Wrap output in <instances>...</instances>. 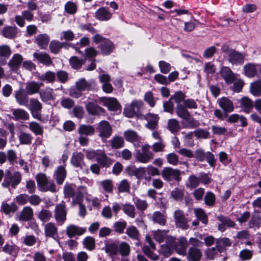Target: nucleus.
I'll return each mask as SVG.
<instances>
[{
	"mask_svg": "<svg viewBox=\"0 0 261 261\" xmlns=\"http://www.w3.org/2000/svg\"><path fill=\"white\" fill-rule=\"evenodd\" d=\"M135 204L137 208L139 211L142 212L145 211L148 206L147 201L140 198H137L135 201Z\"/></svg>",
	"mask_w": 261,
	"mask_h": 261,
	"instance_id": "nucleus-64",
	"label": "nucleus"
},
{
	"mask_svg": "<svg viewBox=\"0 0 261 261\" xmlns=\"http://www.w3.org/2000/svg\"><path fill=\"white\" fill-rule=\"evenodd\" d=\"M18 138L21 145H31L33 140V137L31 134L23 131L19 133Z\"/></svg>",
	"mask_w": 261,
	"mask_h": 261,
	"instance_id": "nucleus-29",
	"label": "nucleus"
},
{
	"mask_svg": "<svg viewBox=\"0 0 261 261\" xmlns=\"http://www.w3.org/2000/svg\"><path fill=\"white\" fill-rule=\"evenodd\" d=\"M202 256L201 250L196 247H190L188 252L189 261H199Z\"/></svg>",
	"mask_w": 261,
	"mask_h": 261,
	"instance_id": "nucleus-27",
	"label": "nucleus"
},
{
	"mask_svg": "<svg viewBox=\"0 0 261 261\" xmlns=\"http://www.w3.org/2000/svg\"><path fill=\"white\" fill-rule=\"evenodd\" d=\"M161 174L163 178L167 181H171L173 179L177 181L181 180L180 171L178 169L166 167L163 170Z\"/></svg>",
	"mask_w": 261,
	"mask_h": 261,
	"instance_id": "nucleus-7",
	"label": "nucleus"
},
{
	"mask_svg": "<svg viewBox=\"0 0 261 261\" xmlns=\"http://www.w3.org/2000/svg\"><path fill=\"white\" fill-rule=\"evenodd\" d=\"M66 176L65 168L63 166H59L55 171L54 178L58 185H62Z\"/></svg>",
	"mask_w": 261,
	"mask_h": 261,
	"instance_id": "nucleus-24",
	"label": "nucleus"
},
{
	"mask_svg": "<svg viewBox=\"0 0 261 261\" xmlns=\"http://www.w3.org/2000/svg\"><path fill=\"white\" fill-rule=\"evenodd\" d=\"M231 245V242L227 238H221L216 241V247L220 252H223L225 248L229 247Z\"/></svg>",
	"mask_w": 261,
	"mask_h": 261,
	"instance_id": "nucleus-38",
	"label": "nucleus"
},
{
	"mask_svg": "<svg viewBox=\"0 0 261 261\" xmlns=\"http://www.w3.org/2000/svg\"><path fill=\"white\" fill-rule=\"evenodd\" d=\"M28 94L22 89H20L15 92V98L16 102L20 106H27L29 102Z\"/></svg>",
	"mask_w": 261,
	"mask_h": 261,
	"instance_id": "nucleus-20",
	"label": "nucleus"
},
{
	"mask_svg": "<svg viewBox=\"0 0 261 261\" xmlns=\"http://www.w3.org/2000/svg\"><path fill=\"white\" fill-rule=\"evenodd\" d=\"M228 61L232 65L242 64L244 61V55L234 49H231L228 53Z\"/></svg>",
	"mask_w": 261,
	"mask_h": 261,
	"instance_id": "nucleus-12",
	"label": "nucleus"
},
{
	"mask_svg": "<svg viewBox=\"0 0 261 261\" xmlns=\"http://www.w3.org/2000/svg\"><path fill=\"white\" fill-rule=\"evenodd\" d=\"M168 232V230L158 229L152 231V234L153 239L159 243H161L164 242Z\"/></svg>",
	"mask_w": 261,
	"mask_h": 261,
	"instance_id": "nucleus-39",
	"label": "nucleus"
},
{
	"mask_svg": "<svg viewBox=\"0 0 261 261\" xmlns=\"http://www.w3.org/2000/svg\"><path fill=\"white\" fill-rule=\"evenodd\" d=\"M23 60L22 56L19 54H14L8 63V66L13 72H17Z\"/></svg>",
	"mask_w": 261,
	"mask_h": 261,
	"instance_id": "nucleus-17",
	"label": "nucleus"
},
{
	"mask_svg": "<svg viewBox=\"0 0 261 261\" xmlns=\"http://www.w3.org/2000/svg\"><path fill=\"white\" fill-rule=\"evenodd\" d=\"M18 208L17 205L14 202L10 204L3 202L1 205V211L6 215H9L11 213H15Z\"/></svg>",
	"mask_w": 261,
	"mask_h": 261,
	"instance_id": "nucleus-37",
	"label": "nucleus"
},
{
	"mask_svg": "<svg viewBox=\"0 0 261 261\" xmlns=\"http://www.w3.org/2000/svg\"><path fill=\"white\" fill-rule=\"evenodd\" d=\"M110 143L112 149H119L124 146V141L122 137L115 136L110 140Z\"/></svg>",
	"mask_w": 261,
	"mask_h": 261,
	"instance_id": "nucleus-44",
	"label": "nucleus"
},
{
	"mask_svg": "<svg viewBox=\"0 0 261 261\" xmlns=\"http://www.w3.org/2000/svg\"><path fill=\"white\" fill-rule=\"evenodd\" d=\"M33 216V209L30 206H25L19 216V220L22 221H28L31 220Z\"/></svg>",
	"mask_w": 261,
	"mask_h": 261,
	"instance_id": "nucleus-32",
	"label": "nucleus"
},
{
	"mask_svg": "<svg viewBox=\"0 0 261 261\" xmlns=\"http://www.w3.org/2000/svg\"><path fill=\"white\" fill-rule=\"evenodd\" d=\"M39 96L41 100L44 102L54 100L56 97L54 90L50 87H46L41 90L39 92Z\"/></svg>",
	"mask_w": 261,
	"mask_h": 261,
	"instance_id": "nucleus-15",
	"label": "nucleus"
},
{
	"mask_svg": "<svg viewBox=\"0 0 261 261\" xmlns=\"http://www.w3.org/2000/svg\"><path fill=\"white\" fill-rule=\"evenodd\" d=\"M35 41L41 48L45 49L49 41V37L45 34H40L37 36Z\"/></svg>",
	"mask_w": 261,
	"mask_h": 261,
	"instance_id": "nucleus-40",
	"label": "nucleus"
},
{
	"mask_svg": "<svg viewBox=\"0 0 261 261\" xmlns=\"http://www.w3.org/2000/svg\"><path fill=\"white\" fill-rule=\"evenodd\" d=\"M143 118L147 121L145 124L146 128L150 130H154L158 128L159 117L157 114L149 113L144 115Z\"/></svg>",
	"mask_w": 261,
	"mask_h": 261,
	"instance_id": "nucleus-11",
	"label": "nucleus"
},
{
	"mask_svg": "<svg viewBox=\"0 0 261 261\" xmlns=\"http://www.w3.org/2000/svg\"><path fill=\"white\" fill-rule=\"evenodd\" d=\"M196 217L203 224H206L208 222L207 216L204 211L201 208H196L194 210Z\"/></svg>",
	"mask_w": 261,
	"mask_h": 261,
	"instance_id": "nucleus-58",
	"label": "nucleus"
},
{
	"mask_svg": "<svg viewBox=\"0 0 261 261\" xmlns=\"http://www.w3.org/2000/svg\"><path fill=\"white\" fill-rule=\"evenodd\" d=\"M205 204L209 206H213L216 202L215 194L212 192H207L204 197Z\"/></svg>",
	"mask_w": 261,
	"mask_h": 261,
	"instance_id": "nucleus-54",
	"label": "nucleus"
},
{
	"mask_svg": "<svg viewBox=\"0 0 261 261\" xmlns=\"http://www.w3.org/2000/svg\"><path fill=\"white\" fill-rule=\"evenodd\" d=\"M152 220L153 223L161 226H165L167 222L166 216L160 211H155L153 213Z\"/></svg>",
	"mask_w": 261,
	"mask_h": 261,
	"instance_id": "nucleus-34",
	"label": "nucleus"
},
{
	"mask_svg": "<svg viewBox=\"0 0 261 261\" xmlns=\"http://www.w3.org/2000/svg\"><path fill=\"white\" fill-rule=\"evenodd\" d=\"M84 247L89 251H92L95 248V240L92 237H86L83 242Z\"/></svg>",
	"mask_w": 261,
	"mask_h": 261,
	"instance_id": "nucleus-52",
	"label": "nucleus"
},
{
	"mask_svg": "<svg viewBox=\"0 0 261 261\" xmlns=\"http://www.w3.org/2000/svg\"><path fill=\"white\" fill-rule=\"evenodd\" d=\"M78 133L81 136H92L95 133V128L90 125L82 124L79 127Z\"/></svg>",
	"mask_w": 261,
	"mask_h": 261,
	"instance_id": "nucleus-41",
	"label": "nucleus"
},
{
	"mask_svg": "<svg viewBox=\"0 0 261 261\" xmlns=\"http://www.w3.org/2000/svg\"><path fill=\"white\" fill-rule=\"evenodd\" d=\"M218 102L219 107L225 113H230L234 110L232 102L227 97H223L218 99Z\"/></svg>",
	"mask_w": 261,
	"mask_h": 261,
	"instance_id": "nucleus-18",
	"label": "nucleus"
},
{
	"mask_svg": "<svg viewBox=\"0 0 261 261\" xmlns=\"http://www.w3.org/2000/svg\"><path fill=\"white\" fill-rule=\"evenodd\" d=\"M14 119L16 120H27L29 118V114L24 110L21 109H14L12 111Z\"/></svg>",
	"mask_w": 261,
	"mask_h": 261,
	"instance_id": "nucleus-36",
	"label": "nucleus"
},
{
	"mask_svg": "<svg viewBox=\"0 0 261 261\" xmlns=\"http://www.w3.org/2000/svg\"><path fill=\"white\" fill-rule=\"evenodd\" d=\"M254 106V102L253 103L251 99L247 97H244L240 100V107L246 113H250L252 111Z\"/></svg>",
	"mask_w": 261,
	"mask_h": 261,
	"instance_id": "nucleus-25",
	"label": "nucleus"
},
{
	"mask_svg": "<svg viewBox=\"0 0 261 261\" xmlns=\"http://www.w3.org/2000/svg\"><path fill=\"white\" fill-rule=\"evenodd\" d=\"M21 180V174L18 172H15L12 173L10 170L5 171V178L2 184L4 188H9L11 186L15 189L16 186L19 184Z\"/></svg>",
	"mask_w": 261,
	"mask_h": 261,
	"instance_id": "nucleus-2",
	"label": "nucleus"
},
{
	"mask_svg": "<svg viewBox=\"0 0 261 261\" xmlns=\"http://www.w3.org/2000/svg\"><path fill=\"white\" fill-rule=\"evenodd\" d=\"M63 45V43H61L59 41H51L49 44V48L51 53L57 54L59 52L61 48Z\"/></svg>",
	"mask_w": 261,
	"mask_h": 261,
	"instance_id": "nucleus-59",
	"label": "nucleus"
},
{
	"mask_svg": "<svg viewBox=\"0 0 261 261\" xmlns=\"http://www.w3.org/2000/svg\"><path fill=\"white\" fill-rule=\"evenodd\" d=\"M118 250L122 256H127L130 254V246L128 243L123 242L119 245Z\"/></svg>",
	"mask_w": 261,
	"mask_h": 261,
	"instance_id": "nucleus-56",
	"label": "nucleus"
},
{
	"mask_svg": "<svg viewBox=\"0 0 261 261\" xmlns=\"http://www.w3.org/2000/svg\"><path fill=\"white\" fill-rule=\"evenodd\" d=\"M75 87L79 91H83L88 90L90 84L85 79H81L76 82Z\"/></svg>",
	"mask_w": 261,
	"mask_h": 261,
	"instance_id": "nucleus-55",
	"label": "nucleus"
},
{
	"mask_svg": "<svg viewBox=\"0 0 261 261\" xmlns=\"http://www.w3.org/2000/svg\"><path fill=\"white\" fill-rule=\"evenodd\" d=\"M173 217L176 227L182 230L188 229L190 227L189 220L185 217L184 212L180 210H176L174 212Z\"/></svg>",
	"mask_w": 261,
	"mask_h": 261,
	"instance_id": "nucleus-4",
	"label": "nucleus"
},
{
	"mask_svg": "<svg viewBox=\"0 0 261 261\" xmlns=\"http://www.w3.org/2000/svg\"><path fill=\"white\" fill-rule=\"evenodd\" d=\"M122 210L129 217L131 218L135 217V208L133 205L128 203L123 204L122 205Z\"/></svg>",
	"mask_w": 261,
	"mask_h": 261,
	"instance_id": "nucleus-53",
	"label": "nucleus"
},
{
	"mask_svg": "<svg viewBox=\"0 0 261 261\" xmlns=\"http://www.w3.org/2000/svg\"><path fill=\"white\" fill-rule=\"evenodd\" d=\"M86 228L85 227L70 224L66 227V234L69 238H72L75 236H81L84 234L86 232Z\"/></svg>",
	"mask_w": 261,
	"mask_h": 261,
	"instance_id": "nucleus-10",
	"label": "nucleus"
},
{
	"mask_svg": "<svg viewBox=\"0 0 261 261\" xmlns=\"http://www.w3.org/2000/svg\"><path fill=\"white\" fill-rule=\"evenodd\" d=\"M200 184V179L194 175H190L188 179V181L185 184L187 188L193 189L196 188Z\"/></svg>",
	"mask_w": 261,
	"mask_h": 261,
	"instance_id": "nucleus-47",
	"label": "nucleus"
},
{
	"mask_svg": "<svg viewBox=\"0 0 261 261\" xmlns=\"http://www.w3.org/2000/svg\"><path fill=\"white\" fill-rule=\"evenodd\" d=\"M86 108L88 113L92 115H99L104 113V109L102 108L92 102H88Z\"/></svg>",
	"mask_w": 261,
	"mask_h": 261,
	"instance_id": "nucleus-30",
	"label": "nucleus"
},
{
	"mask_svg": "<svg viewBox=\"0 0 261 261\" xmlns=\"http://www.w3.org/2000/svg\"><path fill=\"white\" fill-rule=\"evenodd\" d=\"M96 129L99 133L98 136L101 138L103 142L110 138L112 134V127L107 121H101L97 126Z\"/></svg>",
	"mask_w": 261,
	"mask_h": 261,
	"instance_id": "nucleus-5",
	"label": "nucleus"
},
{
	"mask_svg": "<svg viewBox=\"0 0 261 261\" xmlns=\"http://www.w3.org/2000/svg\"><path fill=\"white\" fill-rule=\"evenodd\" d=\"M29 128L36 135H42L43 133V127L36 122H30Z\"/></svg>",
	"mask_w": 261,
	"mask_h": 261,
	"instance_id": "nucleus-50",
	"label": "nucleus"
},
{
	"mask_svg": "<svg viewBox=\"0 0 261 261\" xmlns=\"http://www.w3.org/2000/svg\"><path fill=\"white\" fill-rule=\"evenodd\" d=\"M259 65L252 63H248L244 65V70L245 74L248 77L255 76L257 73Z\"/></svg>",
	"mask_w": 261,
	"mask_h": 261,
	"instance_id": "nucleus-26",
	"label": "nucleus"
},
{
	"mask_svg": "<svg viewBox=\"0 0 261 261\" xmlns=\"http://www.w3.org/2000/svg\"><path fill=\"white\" fill-rule=\"evenodd\" d=\"M19 33V29L15 26H7L2 30V34L5 38L13 39L16 38Z\"/></svg>",
	"mask_w": 261,
	"mask_h": 261,
	"instance_id": "nucleus-19",
	"label": "nucleus"
},
{
	"mask_svg": "<svg viewBox=\"0 0 261 261\" xmlns=\"http://www.w3.org/2000/svg\"><path fill=\"white\" fill-rule=\"evenodd\" d=\"M85 62V59H80L76 56L71 57L69 59L70 65L74 69H80Z\"/></svg>",
	"mask_w": 261,
	"mask_h": 261,
	"instance_id": "nucleus-45",
	"label": "nucleus"
},
{
	"mask_svg": "<svg viewBox=\"0 0 261 261\" xmlns=\"http://www.w3.org/2000/svg\"><path fill=\"white\" fill-rule=\"evenodd\" d=\"M33 56L39 62L43 64L49 65L52 63L50 56L47 54L36 52L34 53Z\"/></svg>",
	"mask_w": 261,
	"mask_h": 261,
	"instance_id": "nucleus-33",
	"label": "nucleus"
},
{
	"mask_svg": "<svg viewBox=\"0 0 261 261\" xmlns=\"http://www.w3.org/2000/svg\"><path fill=\"white\" fill-rule=\"evenodd\" d=\"M64 9L66 13L74 14L77 11V6L74 3L69 1L65 5Z\"/></svg>",
	"mask_w": 261,
	"mask_h": 261,
	"instance_id": "nucleus-62",
	"label": "nucleus"
},
{
	"mask_svg": "<svg viewBox=\"0 0 261 261\" xmlns=\"http://www.w3.org/2000/svg\"><path fill=\"white\" fill-rule=\"evenodd\" d=\"M217 219L221 222L218 224V230L221 232L225 230L226 227H233L235 226L236 223L228 217L223 215L219 216L217 217Z\"/></svg>",
	"mask_w": 261,
	"mask_h": 261,
	"instance_id": "nucleus-16",
	"label": "nucleus"
},
{
	"mask_svg": "<svg viewBox=\"0 0 261 261\" xmlns=\"http://www.w3.org/2000/svg\"><path fill=\"white\" fill-rule=\"evenodd\" d=\"M220 76L227 84H231L234 82L236 76L231 69L227 66H222L219 71Z\"/></svg>",
	"mask_w": 261,
	"mask_h": 261,
	"instance_id": "nucleus-8",
	"label": "nucleus"
},
{
	"mask_svg": "<svg viewBox=\"0 0 261 261\" xmlns=\"http://www.w3.org/2000/svg\"><path fill=\"white\" fill-rule=\"evenodd\" d=\"M167 128L172 134H175L179 131L180 125L176 119H170L168 121Z\"/></svg>",
	"mask_w": 261,
	"mask_h": 261,
	"instance_id": "nucleus-46",
	"label": "nucleus"
},
{
	"mask_svg": "<svg viewBox=\"0 0 261 261\" xmlns=\"http://www.w3.org/2000/svg\"><path fill=\"white\" fill-rule=\"evenodd\" d=\"M127 223L124 220L116 221L113 225L114 230L119 233H123L124 229L126 228Z\"/></svg>",
	"mask_w": 261,
	"mask_h": 261,
	"instance_id": "nucleus-51",
	"label": "nucleus"
},
{
	"mask_svg": "<svg viewBox=\"0 0 261 261\" xmlns=\"http://www.w3.org/2000/svg\"><path fill=\"white\" fill-rule=\"evenodd\" d=\"M125 233L133 240L139 241L140 233L138 228L134 226L130 225L126 228Z\"/></svg>",
	"mask_w": 261,
	"mask_h": 261,
	"instance_id": "nucleus-31",
	"label": "nucleus"
},
{
	"mask_svg": "<svg viewBox=\"0 0 261 261\" xmlns=\"http://www.w3.org/2000/svg\"><path fill=\"white\" fill-rule=\"evenodd\" d=\"M123 135L125 139L131 143L139 142L141 139L136 132L132 129L124 132Z\"/></svg>",
	"mask_w": 261,
	"mask_h": 261,
	"instance_id": "nucleus-35",
	"label": "nucleus"
},
{
	"mask_svg": "<svg viewBox=\"0 0 261 261\" xmlns=\"http://www.w3.org/2000/svg\"><path fill=\"white\" fill-rule=\"evenodd\" d=\"M194 134L197 139H205L210 137V133L206 130L199 128L194 132Z\"/></svg>",
	"mask_w": 261,
	"mask_h": 261,
	"instance_id": "nucleus-61",
	"label": "nucleus"
},
{
	"mask_svg": "<svg viewBox=\"0 0 261 261\" xmlns=\"http://www.w3.org/2000/svg\"><path fill=\"white\" fill-rule=\"evenodd\" d=\"M52 216L51 212L47 210H42L38 214V218L43 222L48 221Z\"/></svg>",
	"mask_w": 261,
	"mask_h": 261,
	"instance_id": "nucleus-60",
	"label": "nucleus"
},
{
	"mask_svg": "<svg viewBox=\"0 0 261 261\" xmlns=\"http://www.w3.org/2000/svg\"><path fill=\"white\" fill-rule=\"evenodd\" d=\"M170 196L177 201L182 200L184 196V190L178 188H174L170 193Z\"/></svg>",
	"mask_w": 261,
	"mask_h": 261,
	"instance_id": "nucleus-49",
	"label": "nucleus"
},
{
	"mask_svg": "<svg viewBox=\"0 0 261 261\" xmlns=\"http://www.w3.org/2000/svg\"><path fill=\"white\" fill-rule=\"evenodd\" d=\"M84 155L81 152H74L73 153L71 163L75 167H81L83 164Z\"/></svg>",
	"mask_w": 261,
	"mask_h": 261,
	"instance_id": "nucleus-43",
	"label": "nucleus"
},
{
	"mask_svg": "<svg viewBox=\"0 0 261 261\" xmlns=\"http://www.w3.org/2000/svg\"><path fill=\"white\" fill-rule=\"evenodd\" d=\"M93 41L96 44H99L98 47L100 49L101 54L103 55H109L114 49L112 41L99 34L94 35L93 37Z\"/></svg>",
	"mask_w": 261,
	"mask_h": 261,
	"instance_id": "nucleus-1",
	"label": "nucleus"
},
{
	"mask_svg": "<svg viewBox=\"0 0 261 261\" xmlns=\"http://www.w3.org/2000/svg\"><path fill=\"white\" fill-rule=\"evenodd\" d=\"M100 185L103 190L108 193H111L113 191V185L111 179H106L100 182Z\"/></svg>",
	"mask_w": 261,
	"mask_h": 261,
	"instance_id": "nucleus-63",
	"label": "nucleus"
},
{
	"mask_svg": "<svg viewBox=\"0 0 261 261\" xmlns=\"http://www.w3.org/2000/svg\"><path fill=\"white\" fill-rule=\"evenodd\" d=\"M42 83H38L34 81H31L26 83L25 90L28 95H33L40 92V87Z\"/></svg>",
	"mask_w": 261,
	"mask_h": 261,
	"instance_id": "nucleus-23",
	"label": "nucleus"
},
{
	"mask_svg": "<svg viewBox=\"0 0 261 261\" xmlns=\"http://www.w3.org/2000/svg\"><path fill=\"white\" fill-rule=\"evenodd\" d=\"M112 16V14L105 7L99 8L95 12L96 18L100 21H108L111 18Z\"/></svg>",
	"mask_w": 261,
	"mask_h": 261,
	"instance_id": "nucleus-22",
	"label": "nucleus"
},
{
	"mask_svg": "<svg viewBox=\"0 0 261 261\" xmlns=\"http://www.w3.org/2000/svg\"><path fill=\"white\" fill-rule=\"evenodd\" d=\"M38 79L41 81H47L49 83H53L56 80V74L50 71L46 72L38 76Z\"/></svg>",
	"mask_w": 261,
	"mask_h": 261,
	"instance_id": "nucleus-48",
	"label": "nucleus"
},
{
	"mask_svg": "<svg viewBox=\"0 0 261 261\" xmlns=\"http://www.w3.org/2000/svg\"><path fill=\"white\" fill-rule=\"evenodd\" d=\"M188 244V241L186 237L183 236L179 237L177 238V241L173 249L178 254L184 255L186 254Z\"/></svg>",
	"mask_w": 261,
	"mask_h": 261,
	"instance_id": "nucleus-9",
	"label": "nucleus"
},
{
	"mask_svg": "<svg viewBox=\"0 0 261 261\" xmlns=\"http://www.w3.org/2000/svg\"><path fill=\"white\" fill-rule=\"evenodd\" d=\"M42 108L41 103L37 99L31 98L30 99V106L29 109L30 111H41Z\"/></svg>",
	"mask_w": 261,
	"mask_h": 261,
	"instance_id": "nucleus-57",
	"label": "nucleus"
},
{
	"mask_svg": "<svg viewBox=\"0 0 261 261\" xmlns=\"http://www.w3.org/2000/svg\"><path fill=\"white\" fill-rule=\"evenodd\" d=\"M45 237L55 239L58 236V228L54 223L49 222L44 226Z\"/></svg>",
	"mask_w": 261,
	"mask_h": 261,
	"instance_id": "nucleus-21",
	"label": "nucleus"
},
{
	"mask_svg": "<svg viewBox=\"0 0 261 261\" xmlns=\"http://www.w3.org/2000/svg\"><path fill=\"white\" fill-rule=\"evenodd\" d=\"M96 161L102 167L108 168L113 163V160L107 156L103 150H98Z\"/></svg>",
	"mask_w": 261,
	"mask_h": 261,
	"instance_id": "nucleus-14",
	"label": "nucleus"
},
{
	"mask_svg": "<svg viewBox=\"0 0 261 261\" xmlns=\"http://www.w3.org/2000/svg\"><path fill=\"white\" fill-rule=\"evenodd\" d=\"M99 100L103 106L107 107L111 111H117L119 108L120 105L115 98L101 97L99 98Z\"/></svg>",
	"mask_w": 261,
	"mask_h": 261,
	"instance_id": "nucleus-13",
	"label": "nucleus"
},
{
	"mask_svg": "<svg viewBox=\"0 0 261 261\" xmlns=\"http://www.w3.org/2000/svg\"><path fill=\"white\" fill-rule=\"evenodd\" d=\"M67 211L66 205L64 202L58 204L55 209L54 217L56 221L59 225H62L66 220Z\"/></svg>",
	"mask_w": 261,
	"mask_h": 261,
	"instance_id": "nucleus-6",
	"label": "nucleus"
},
{
	"mask_svg": "<svg viewBox=\"0 0 261 261\" xmlns=\"http://www.w3.org/2000/svg\"><path fill=\"white\" fill-rule=\"evenodd\" d=\"M150 146L145 144L141 147V151H136L135 158L137 161L146 164L154 158V154L150 150Z\"/></svg>",
	"mask_w": 261,
	"mask_h": 261,
	"instance_id": "nucleus-3",
	"label": "nucleus"
},
{
	"mask_svg": "<svg viewBox=\"0 0 261 261\" xmlns=\"http://www.w3.org/2000/svg\"><path fill=\"white\" fill-rule=\"evenodd\" d=\"M176 115L179 118L188 120L191 117V114L188 109L181 104H178L176 107Z\"/></svg>",
	"mask_w": 261,
	"mask_h": 261,
	"instance_id": "nucleus-28",
	"label": "nucleus"
},
{
	"mask_svg": "<svg viewBox=\"0 0 261 261\" xmlns=\"http://www.w3.org/2000/svg\"><path fill=\"white\" fill-rule=\"evenodd\" d=\"M251 93L255 96L261 95V80H258L251 83L250 86Z\"/></svg>",
	"mask_w": 261,
	"mask_h": 261,
	"instance_id": "nucleus-42",
	"label": "nucleus"
}]
</instances>
